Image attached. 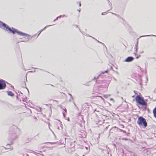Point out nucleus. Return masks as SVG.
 <instances>
[{
	"instance_id": "18",
	"label": "nucleus",
	"mask_w": 156,
	"mask_h": 156,
	"mask_svg": "<svg viewBox=\"0 0 156 156\" xmlns=\"http://www.w3.org/2000/svg\"><path fill=\"white\" fill-rule=\"evenodd\" d=\"M108 71V70L104 71H102L101 72V73L103 74H105V73H107Z\"/></svg>"
},
{
	"instance_id": "13",
	"label": "nucleus",
	"mask_w": 156,
	"mask_h": 156,
	"mask_svg": "<svg viewBox=\"0 0 156 156\" xmlns=\"http://www.w3.org/2000/svg\"><path fill=\"white\" fill-rule=\"evenodd\" d=\"M108 4L110 6L111 8L110 9L108 10V11H109L110 9H111L112 8V4L109 1V0H108Z\"/></svg>"
},
{
	"instance_id": "15",
	"label": "nucleus",
	"mask_w": 156,
	"mask_h": 156,
	"mask_svg": "<svg viewBox=\"0 0 156 156\" xmlns=\"http://www.w3.org/2000/svg\"><path fill=\"white\" fill-rule=\"evenodd\" d=\"M53 25H54V24L47 26H45V27H44L41 30V31H43V30H44L47 27L50 26H51Z\"/></svg>"
},
{
	"instance_id": "11",
	"label": "nucleus",
	"mask_w": 156,
	"mask_h": 156,
	"mask_svg": "<svg viewBox=\"0 0 156 156\" xmlns=\"http://www.w3.org/2000/svg\"><path fill=\"white\" fill-rule=\"evenodd\" d=\"M22 87H23V88L26 87V88L27 89L28 92H29V91L28 89L26 87V83L24 81L22 83Z\"/></svg>"
},
{
	"instance_id": "16",
	"label": "nucleus",
	"mask_w": 156,
	"mask_h": 156,
	"mask_svg": "<svg viewBox=\"0 0 156 156\" xmlns=\"http://www.w3.org/2000/svg\"><path fill=\"white\" fill-rule=\"evenodd\" d=\"M53 25H54V24L47 26H45V27H44L41 30V31H43V30H44L47 27L50 26H51Z\"/></svg>"
},
{
	"instance_id": "4",
	"label": "nucleus",
	"mask_w": 156,
	"mask_h": 156,
	"mask_svg": "<svg viewBox=\"0 0 156 156\" xmlns=\"http://www.w3.org/2000/svg\"><path fill=\"white\" fill-rule=\"evenodd\" d=\"M18 138L15 131H9V138L12 140H13Z\"/></svg>"
},
{
	"instance_id": "19",
	"label": "nucleus",
	"mask_w": 156,
	"mask_h": 156,
	"mask_svg": "<svg viewBox=\"0 0 156 156\" xmlns=\"http://www.w3.org/2000/svg\"><path fill=\"white\" fill-rule=\"evenodd\" d=\"M137 54V53L136 54ZM140 55H137V54H136V55H135L136 56V59H138L139 58L140 56Z\"/></svg>"
},
{
	"instance_id": "53",
	"label": "nucleus",
	"mask_w": 156,
	"mask_h": 156,
	"mask_svg": "<svg viewBox=\"0 0 156 156\" xmlns=\"http://www.w3.org/2000/svg\"><path fill=\"white\" fill-rule=\"evenodd\" d=\"M51 86H53L51 84Z\"/></svg>"
},
{
	"instance_id": "34",
	"label": "nucleus",
	"mask_w": 156,
	"mask_h": 156,
	"mask_svg": "<svg viewBox=\"0 0 156 156\" xmlns=\"http://www.w3.org/2000/svg\"><path fill=\"white\" fill-rule=\"evenodd\" d=\"M106 13V12H102V13L101 14H102V15H104V13Z\"/></svg>"
},
{
	"instance_id": "14",
	"label": "nucleus",
	"mask_w": 156,
	"mask_h": 156,
	"mask_svg": "<svg viewBox=\"0 0 156 156\" xmlns=\"http://www.w3.org/2000/svg\"><path fill=\"white\" fill-rule=\"evenodd\" d=\"M156 36L153 35H144V36H141L140 37H146V36Z\"/></svg>"
},
{
	"instance_id": "52",
	"label": "nucleus",
	"mask_w": 156,
	"mask_h": 156,
	"mask_svg": "<svg viewBox=\"0 0 156 156\" xmlns=\"http://www.w3.org/2000/svg\"><path fill=\"white\" fill-rule=\"evenodd\" d=\"M67 120H69V118H68V119H67Z\"/></svg>"
},
{
	"instance_id": "54",
	"label": "nucleus",
	"mask_w": 156,
	"mask_h": 156,
	"mask_svg": "<svg viewBox=\"0 0 156 156\" xmlns=\"http://www.w3.org/2000/svg\"><path fill=\"white\" fill-rule=\"evenodd\" d=\"M69 101H71V99H70L69 100Z\"/></svg>"
},
{
	"instance_id": "41",
	"label": "nucleus",
	"mask_w": 156,
	"mask_h": 156,
	"mask_svg": "<svg viewBox=\"0 0 156 156\" xmlns=\"http://www.w3.org/2000/svg\"><path fill=\"white\" fill-rule=\"evenodd\" d=\"M27 156H29L28 154H26Z\"/></svg>"
},
{
	"instance_id": "51",
	"label": "nucleus",
	"mask_w": 156,
	"mask_h": 156,
	"mask_svg": "<svg viewBox=\"0 0 156 156\" xmlns=\"http://www.w3.org/2000/svg\"><path fill=\"white\" fill-rule=\"evenodd\" d=\"M58 129H59V127L58 126Z\"/></svg>"
},
{
	"instance_id": "27",
	"label": "nucleus",
	"mask_w": 156,
	"mask_h": 156,
	"mask_svg": "<svg viewBox=\"0 0 156 156\" xmlns=\"http://www.w3.org/2000/svg\"><path fill=\"white\" fill-rule=\"evenodd\" d=\"M144 53V51H140V53H141V54H142Z\"/></svg>"
},
{
	"instance_id": "57",
	"label": "nucleus",
	"mask_w": 156,
	"mask_h": 156,
	"mask_svg": "<svg viewBox=\"0 0 156 156\" xmlns=\"http://www.w3.org/2000/svg\"><path fill=\"white\" fill-rule=\"evenodd\" d=\"M26 81H27V79H26Z\"/></svg>"
},
{
	"instance_id": "35",
	"label": "nucleus",
	"mask_w": 156,
	"mask_h": 156,
	"mask_svg": "<svg viewBox=\"0 0 156 156\" xmlns=\"http://www.w3.org/2000/svg\"><path fill=\"white\" fill-rule=\"evenodd\" d=\"M32 68L33 69H38V68H34V67H32Z\"/></svg>"
},
{
	"instance_id": "46",
	"label": "nucleus",
	"mask_w": 156,
	"mask_h": 156,
	"mask_svg": "<svg viewBox=\"0 0 156 156\" xmlns=\"http://www.w3.org/2000/svg\"><path fill=\"white\" fill-rule=\"evenodd\" d=\"M74 104L75 105V106H76V105L75 104V103H74Z\"/></svg>"
},
{
	"instance_id": "1",
	"label": "nucleus",
	"mask_w": 156,
	"mask_h": 156,
	"mask_svg": "<svg viewBox=\"0 0 156 156\" xmlns=\"http://www.w3.org/2000/svg\"><path fill=\"white\" fill-rule=\"evenodd\" d=\"M2 26L3 28H2L5 32H8V33H11L13 34H15L17 33L18 35L23 36L29 37L30 35L28 34L19 31L17 29L14 28L13 27H10L9 26L5 23L1 21V27Z\"/></svg>"
},
{
	"instance_id": "30",
	"label": "nucleus",
	"mask_w": 156,
	"mask_h": 156,
	"mask_svg": "<svg viewBox=\"0 0 156 156\" xmlns=\"http://www.w3.org/2000/svg\"><path fill=\"white\" fill-rule=\"evenodd\" d=\"M58 18H57V17L54 20H53V21H55L56 20H57L58 19Z\"/></svg>"
},
{
	"instance_id": "56",
	"label": "nucleus",
	"mask_w": 156,
	"mask_h": 156,
	"mask_svg": "<svg viewBox=\"0 0 156 156\" xmlns=\"http://www.w3.org/2000/svg\"><path fill=\"white\" fill-rule=\"evenodd\" d=\"M11 87H12L13 88V86H12H12Z\"/></svg>"
},
{
	"instance_id": "20",
	"label": "nucleus",
	"mask_w": 156,
	"mask_h": 156,
	"mask_svg": "<svg viewBox=\"0 0 156 156\" xmlns=\"http://www.w3.org/2000/svg\"><path fill=\"white\" fill-rule=\"evenodd\" d=\"M28 41V40H25L20 41V42H27Z\"/></svg>"
},
{
	"instance_id": "9",
	"label": "nucleus",
	"mask_w": 156,
	"mask_h": 156,
	"mask_svg": "<svg viewBox=\"0 0 156 156\" xmlns=\"http://www.w3.org/2000/svg\"><path fill=\"white\" fill-rule=\"evenodd\" d=\"M7 92L8 95L11 97H13L14 95V94L11 91H6Z\"/></svg>"
},
{
	"instance_id": "32",
	"label": "nucleus",
	"mask_w": 156,
	"mask_h": 156,
	"mask_svg": "<svg viewBox=\"0 0 156 156\" xmlns=\"http://www.w3.org/2000/svg\"><path fill=\"white\" fill-rule=\"evenodd\" d=\"M110 68V69H111L112 70H113V68L112 66H111Z\"/></svg>"
},
{
	"instance_id": "43",
	"label": "nucleus",
	"mask_w": 156,
	"mask_h": 156,
	"mask_svg": "<svg viewBox=\"0 0 156 156\" xmlns=\"http://www.w3.org/2000/svg\"><path fill=\"white\" fill-rule=\"evenodd\" d=\"M47 143H51V142H45L44 144H46Z\"/></svg>"
},
{
	"instance_id": "47",
	"label": "nucleus",
	"mask_w": 156,
	"mask_h": 156,
	"mask_svg": "<svg viewBox=\"0 0 156 156\" xmlns=\"http://www.w3.org/2000/svg\"><path fill=\"white\" fill-rule=\"evenodd\" d=\"M34 119H37V118L36 117H34Z\"/></svg>"
},
{
	"instance_id": "45",
	"label": "nucleus",
	"mask_w": 156,
	"mask_h": 156,
	"mask_svg": "<svg viewBox=\"0 0 156 156\" xmlns=\"http://www.w3.org/2000/svg\"><path fill=\"white\" fill-rule=\"evenodd\" d=\"M134 97H135V96H134V95H133V96H132V97L133 98H134Z\"/></svg>"
},
{
	"instance_id": "24",
	"label": "nucleus",
	"mask_w": 156,
	"mask_h": 156,
	"mask_svg": "<svg viewBox=\"0 0 156 156\" xmlns=\"http://www.w3.org/2000/svg\"><path fill=\"white\" fill-rule=\"evenodd\" d=\"M27 99V98L26 97L25 98H24L23 99V101H24V102L26 101Z\"/></svg>"
},
{
	"instance_id": "10",
	"label": "nucleus",
	"mask_w": 156,
	"mask_h": 156,
	"mask_svg": "<svg viewBox=\"0 0 156 156\" xmlns=\"http://www.w3.org/2000/svg\"><path fill=\"white\" fill-rule=\"evenodd\" d=\"M153 112L154 117L156 118V107L153 109Z\"/></svg>"
},
{
	"instance_id": "6",
	"label": "nucleus",
	"mask_w": 156,
	"mask_h": 156,
	"mask_svg": "<svg viewBox=\"0 0 156 156\" xmlns=\"http://www.w3.org/2000/svg\"><path fill=\"white\" fill-rule=\"evenodd\" d=\"M6 83H8L5 80L1 79V90L5 89L6 87Z\"/></svg>"
},
{
	"instance_id": "21",
	"label": "nucleus",
	"mask_w": 156,
	"mask_h": 156,
	"mask_svg": "<svg viewBox=\"0 0 156 156\" xmlns=\"http://www.w3.org/2000/svg\"><path fill=\"white\" fill-rule=\"evenodd\" d=\"M65 16V15H63V16L60 15V16H58L57 17V18H60L62 16V17H64Z\"/></svg>"
},
{
	"instance_id": "23",
	"label": "nucleus",
	"mask_w": 156,
	"mask_h": 156,
	"mask_svg": "<svg viewBox=\"0 0 156 156\" xmlns=\"http://www.w3.org/2000/svg\"><path fill=\"white\" fill-rule=\"evenodd\" d=\"M42 31L41 30H40L39 31H38V34L37 35V37L39 35V34H40L41 32Z\"/></svg>"
},
{
	"instance_id": "40",
	"label": "nucleus",
	"mask_w": 156,
	"mask_h": 156,
	"mask_svg": "<svg viewBox=\"0 0 156 156\" xmlns=\"http://www.w3.org/2000/svg\"><path fill=\"white\" fill-rule=\"evenodd\" d=\"M96 77H94V78L93 79V80H94V79H96Z\"/></svg>"
},
{
	"instance_id": "55",
	"label": "nucleus",
	"mask_w": 156,
	"mask_h": 156,
	"mask_svg": "<svg viewBox=\"0 0 156 156\" xmlns=\"http://www.w3.org/2000/svg\"><path fill=\"white\" fill-rule=\"evenodd\" d=\"M16 98H18V96H17Z\"/></svg>"
},
{
	"instance_id": "44",
	"label": "nucleus",
	"mask_w": 156,
	"mask_h": 156,
	"mask_svg": "<svg viewBox=\"0 0 156 156\" xmlns=\"http://www.w3.org/2000/svg\"><path fill=\"white\" fill-rule=\"evenodd\" d=\"M20 93L21 94H23V93H22L20 91Z\"/></svg>"
},
{
	"instance_id": "42",
	"label": "nucleus",
	"mask_w": 156,
	"mask_h": 156,
	"mask_svg": "<svg viewBox=\"0 0 156 156\" xmlns=\"http://www.w3.org/2000/svg\"><path fill=\"white\" fill-rule=\"evenodd\" d=\"M154 92L156 93V89H155V90L154 91Z\"/></svg>"
},
{
	"instance_id": "2",
	"label": "nucleus",
	"mask_w": 156,
	"mask_h": 156,
	"mask_svg": "<svg viewBox=\"0 0 156 156\" xmlns=\"http://www.w3.org/2000/svg\"><path fill=\"white\" fill-rule=\"evenodd\" d=\"M136 103L139 105L142 106L144 108H146L147 104L146 101H145L144 98L141 96V94L139 93V95H137L135 98Z\"/></svg>"
},
{
	"instance_id": "22",
	"label": "nucleus",
	"mask_w": 156,
	"mask_h": 156,
	"mask_svg": "<svg viewBox=\"0 0 156 156\" xmlns=\"http://www.w3.org/2000/svg\"><path fill=\"white\" fill-rule=\"evenodd\" d=\"M65 16V15H63V16L60 15V16H58L57 17V18H60L62 16V17H64Z\"/></svg>"
},
{
	"instance_id": "37",
	"label": "nucleus",
	"mask_w": 156,
	"mask_h": 156,
	"mask_svg": "<svg viewBox=\"0 0 156 156\" xmlns=\"http://www.w3.org/2000/svg\"><path fill=\"white\" fill-rule=\"evenodd\" d=\"M39 69V70H41V71H44V70H43V69Z\"/></svg>"
},
{
	"instance_id": "17",
	"label": "nucleus",
	"mask_w": 156,
	"mask_h": 156,
	"mask_svg": "<svg viewBox=\"0 0 156 156\" xmlns=\"http://www.w3.org/2000/svg\"><path fill=\"white\" fill-rule=\"evenodd\" d=\"M68 94L70 96L72 100H73V97L72 95L71 94H70V93H68Z\"/></svg>"
},
{
	"instance_id": "7",
	"label": "nucleus",
	"mask_w": 156,
	"mask_h": 156,
	"mask_svg": "<svg viewBox=\"0 0 156 156\" xmlns=\"http://www.w3.org/2000/svg\"><path fill=\"white\" fill-rule=\"evenodd\" d=\"M138 39H137V41L136 43V44L135 47H134V50L135 51L134 52V54L135 55H136V54L137 53V51L138 50Z\"/></svg>"
},
{
	"instance_id": "39",
	"label": "nucleus",
	"mask_w": 156,
	"mask_h": 156,
	"mask_svg": "<svg viewBox=\"0 0 156 156\" xmlns=\"http://www.w3.org/2000/svg\"><path fill=\"white\" fill-rule=\"evenodd\" d=\"M77 11H79V12H80V9H77Z\"/></svg>"
},
{
	"instance_id": "38",
	"label": "nucleus",
	"mask_w": 156,
	"mask_h": 156,
	"mask_svg": "<svg viewBox=\"0 0 156 156\" xmlns=\"http://www.w3.org/2000/svg\"><path fill=\"white\" fill-rule=\"evenodd\" d=\"M110 100H112V101H113V99L112 98H111Z\"/></svg>"
},
{
	"instance_id": "12",
	"label": "nucleus",
	"mask_w": 156,
	"mask_h": 156,
	"mask_svg": "<svg viewBox=\"0 0 156 156\" xmlns=\"http://www.w3.org/2000/svg\"><path fill=\"white\" fill-rule=\"evenodd\" d=\"M111 13L112 14H114V15H115V16H117V17H118L119 18H120L121 20H122L123 21H124V19H123L122 18V17H120L119 16V15H117V14H115V13H112V12H111Z\"/></svg>"
},
{
	"instance_id": "33",
	"label": "nucleus",
	"mask_w": 156,
	"mask_h": 156,
	"mask_svg": "<svg viewBox=\"0 0 156 156\" xmlns=\"http://www.w3.org/2000/svg\"><path fill=\"white\" fill-rule=\"evenodd\" d=\"M66 112V108H65L64 109H63Z\"/></svg>"
},
{
	"instance_id": "26",
	"label": "nucleus",
	"mask_w": 156,
	"mask_h": 156,
	"mask_svg": "<svg viewBox=\"0 0 156 156\" xmlns=\"http://www.w3.org/2000/svg\"><path fill=\"white\" fill-rule=\"evenodd\" d=\"M62 114H63V116L64 117H65V115H66L65 113L63 112L62 113Z\"/></svg>"
},
{
	"instance_id": "31",
	"label": "nucleus",
	"mask_w": 156,
	"mask_h": 156,
	"mask_svg": "<svg viewBox=\"0 0 156 156\" xmlns=\"http://www.w3.org/2000/svg\"><path fill=\"white\" fill-rule=\"evenodd\" d=\"M134 92L135 93V94H137V93H136L137 91L134 90Z\"/></svg>"
},
{
	"instance_id": "29",
	"label": "nucleus",
	"mask_w": 156,
	"mask_h": 156,
	"mask_svg": "<svg viewBox=\"0 0 156 156\" xmlns=\"http://www.w3.org/2000/svg\"><path fill=\"white\" fill-rule=\"evenodd\" d=\"M98 42H99V43H101V44H103V45H105L104 44H103V43H102V42H100L99 41H98Z\"/></svg>"
},
{
	"instance_id": "49",
	"label": "nucleus",
	"mask_w": 156,
	"mask_h": 156,
	"mask_svg": "<svg viewBox=\"0 0 156 156\" xmlns=\"http://www.w3.org/2000/svg\"><path fill=\"white\" fill-rule=\"evenodd\" d=\"M33 151L34 152V153H36L35 151Z\"/></svg>"
},
{
	"instance_id": "28",
	"label": "nucleus",
	"mask_w": 156,
	"mask_h": 156,
	"mask_svg": "<svg viewBox=\"0 0 156 156\" xmlns=\"http://www.w3.org/2000/svg\"><path fill=\"white\" fill-rule=\"evenodd\" d=\"M79 6L80 7L81 6V3L80 2H79Z\"/></svg>"
},
{
	"instance_id": "48",
	"label": "nucleus",
	"mask_w": 156,
	"mask_h": 156,
	"mask_svg": "<svg viewBox=\"0 0 156 156\" xmlns=\"http://www.w3.org/2000/svg\"><path fill=\"white\" fill-rule=\"evenodd\" d=\"M36 71L35 70H34V72H35Z\"/></svg>"
},
{
	"instance_id": "36",
	"label": "nucleus",
	"mask_w": 156,
	"mask_h": 156,
	"mask_svg": "<svg viewBox=\"0 0 156 156\" xmlns=\"http://www.w3.org/2000/svg\"><path fill=\"white\" fill-rule=\"evenodd\" d=\"M31 39V38H27V40H28V41H29V40H30Z\"/></svg>"
},
{
	"instance_id": "8",
	"label": "nucleus",
	"mask_w": 156,
	"mask_h": 156,
	"mask_svg": "<svg viewBox=\"0 0 156 156\" xmlns=\"http://www.w3.org/2000/svg\"><path fill=\"white\" fill-rule=\"evenodd\" d=\"M134 58L132 56H129L127 57L124 61L127 62H130L133 61Z\"/></svg>"
},
{
	"instance_id": "5",
	"label": "nucleus",
	"mask_w": 156,
	"mask_h": 156,
	"mask_svg": "<svg viewBox=\"0 0 156 156\" xmlns=\"http://www.w3.org/2000/svg\"><path fill=\"white\" fill-rule=\"evenodd\" d=\"M12 142L11 141L10 143L7 144L6 145V146L7 147H5L3 146L1 147V149H2L1 152L2 153H4L6 152V151H5L3 150V149H5V150H6L10 149V145L12 144Z\"/></svg>"
},
{
	"instance_id": "3",
	"label": "nucleus",
	"mask_w": 156,
	"mask_h": 156,
	"mask_svg": "<svg viewBox=\"0 0 156 156\" xmlns=\"http://www.w3.org/2000/svg\"><path fill=\"white\" fill-rule=\"evenodd\" d=\"M137 123L140 126H142L145 128L147 126V123L146 119L142 116H140L138 118Z\"/></svg>"
},
{
	"instance_id": "25",
	"label": "nucleus",
	"mask_w": 156,
	"mask_h": 156,
	"mask_svg": "<svg viewBox=\"0 0 156 156\" xmlns=\"http://www.w3.org/2000/svg\"><path fill=\"white\" fill-rule=\"evenodd\" d=\"M120 130H121V131L123 132L124 133H126V132L125 131L123 130H122V129H121Z\"/></svg>"
},
{
	"instance_id": "50",
	"label": "nucleus",
	"mask_w": 156,
	"mask_h": 156,
	"mask_svg": "<svg viewBox=\"0 0 156 156\" xmlns=\"http://www.w3.org/2000/svg\"><path fill=\"white\" fill-rule=\"evenodd\" d=\"M19 42H20V41H19L18 42V43H19Z\"/></svg>"
}]
</instances>
